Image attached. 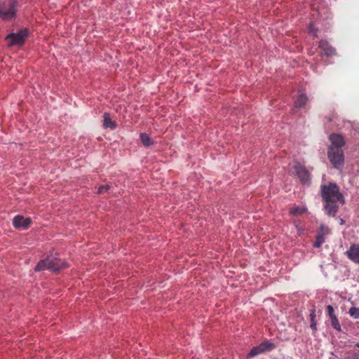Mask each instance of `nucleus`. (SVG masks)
<instances>
[{
    "label": "nucleus",
    "instance_id": "obj_1",
    "mask_svg": "<svg viewBox=\"0 0 359 359\" xmlns=\"http://www.w3.org/2000/svg\"><path fill=\"white\" fill-rule=\"evenodd\" d=\"M320 194L327 215L334 217L338 211L339 205H344L345 203L344 196L339 191V187L332 182L321 184Z\"/></svg>",
    "mask_w": 359,
    "mask_h": 359
},
{
    "label": "nucleus",
    "instance_id": "obj_2",
    "mask_svg": "<svg viewBox=\"0 0 359 359\" xmlns=\"http://www.w3.org/2000/svg\"><path fill=\"white\" fill-rule=\"evenodd\" d=\"M18 2L17 0H5L0 3V18L4 20L13 19L18 11Z\"/></svg>",
    "mask_w": 359,
    "mask_h": 359
},
{
    "label": "nucleus",
    "instance_id": "obj_3",
    "mask_svg": "<svg viewBox=\"0 0 359 359\" xmlns=\"http://www.w3.org/2000/svg\"><path fill=\"white\" fill-rule=\"evenodd\" d=\"M63 267H66L65 262L56 258L47 257L46 259L38 262L35 266V271H39L48 269L52 271H57Z\"/></svg>",
    "mask_w": 359,
    "mask_h": 359
},
{
    "label": "nucleus",
    "instance_id": "obj_4",
    "mask_svg": "<svg viewBox=\"0 0 359 359\" xmlns=\"http://www.w3.org/2000/svg\"><path fill=\"white\" fill-rule=\"evenodd\" d=\"M327 156L333 167L341 169L344 163V155L342 149L328 147Z\"/></svg>",
    "mask_w": 359,
    "mask_h": 359
},
{
    "label": "nucleus",
    "instance_id": "obj_5",
    "mask_svg": "<svg viewBox=\"0 0 359 359\" xmlns=\"http://www.w3.org/2000/svg\"><path fill=\"white\" fill-rule=\"evenodd\" d=\"M29 36V32L27 29H20L17 33L9 34L6 36V39L9 40L8 46H22L26 39Z\"/></svg>",
    "mask_w": 359,
    "mask_h": 359
},
{
    "label": "nucleus",
    "instance_id": "obj_6",
    "mask_svg": "<svg viewBox=\"0 0 359 359\" xmlns=\"http://www.w3.org/2000/svg\"><path fill=\"white\" fill-rule=\"evenodd\" d=\"M295 175L299 179L300 182L304 184H309L311 182L310 172L304 165L299 162H296L294 165Z\"/></svg>",
    "mask_w": 359,
    "mask_h": 359
},
{
    "label": "nucleus",
    "instance_id": "obj_7",
    "mask_svg": "<svg viewBox=\"0 0 359 359\" xmlns=\"http://www.w3.org/2000/svg\"><path fill=\"white\" fill-rule=\"evenodd\" d=\"M326 311L330 320L331 326L337 331L341 332V324L335 314L334 309L332 305L326 306Z\"/></svg>",
    "mask_w": 359,
    "mask_h": 359
},
{
    "label": "nucleus",
    "instance_id": "obj_8",
    "mask_svg": "<svg viewBox=\"0 0 359 359\" xmlns=\"http://www.w3.org/2000/svg\"><path fill=\"white\" fill-rule=\"evenodd\" d=\"M32 224V220L29 217H25L22 215H17L13 219V225L15 229H27Z\"/></svg>",
    "mask_w": 359,
    "mask_h": 359
},
{
    "label": "nucleus",
    "instance_id": "obj_9",
    "mask_svg": "<svg viewBox=\"0 0 359 359\" xmlns=\"http://www.w3.org/2000/svg\"><path fill=\"white\" fill-rule=\"evenodd\" d=\"M329 140L331 144L329 147H334L339 149H342V147L345 145V140L341 135L332 133L329 136Z\"/></svg>",
    "mask_w": 359,
    "mask_h": 359
},
{
    "label": "nucleus",
    "instance_id": "obj_10",
    "mask_svg": "<svg viewBox=\"0 0 359 359\" xmlns=\"http://www.w3.org/2000/svg\"><path fill=\"white\" fill-rule=\"evenodd\" d=\"M346 254L349 259L359 264V245H351Z\"/></svg>",
    "mask_w": 359,
    "mask_h": 359
},
{
    "label": "nucleus",
    "instance_id": "obj_11",
    "mask_svg": "<svg viewBox=\"0 0 359 359\" xmlns=\"http://www.w3.org/2000/svg\"><path fill=\"white\" fill-rule=\"evenodd\" d=\"M320 230L321 233L318 234L316 241L313 245L314 248H320L325 241V234L327 233L328 230L324 225H321Z\"/></svg>",
    "mask_w": 359,
    "mask_h": 359
},
{
    "label": "nucleus",
    "instance_id": "obj_12",
    "mask_svg": "<svg viewBox=\"0 0 359 359\" xmlns=\"http://www.w3.org/2000/svg\"><path fill=\"white\" fill-rule=\"evenodd\" d=\"M319 48L323 51L324 54L328 57L336 54L335 49L326 41H321L319 43Z\"/></svg>",
    "mask_w": 359,
    "mask_h": 359
},
{
    "label": "nucleus",
    "instance_id": "obj_13",
    "mask_svg": "<svg viewBox=\"0 0 359 359\" xmlns=\"http://www.w3.org/2000/svg\"><path fill=\"white\" fill-rule=\"evenodd\" d=\"M103 127L104 128L115 129L116 128V123L111 120L109 114L105 112L103 115Z\"/></svg>",
    "mask_w": 359,
    "mask_h": 359
},
{
    "label": "nucleus",
    "instance_id": "obj_14",
    "mask_svg": "<svg viewBox=\"0 0 359 359\" xmlns=\"http://www.w3.org/2000/svg\"><path fill=\"white\" fill-rule=\"evenodd\" d=\"M289 212L291 215L296 216V215H302L304 213L307 212V208L306 206H293L292 207Z\"/></svg>",
    "mask_w": 359,
    "mask_h": 359
},
{
    "label": "nucleus",
    "instance_id": "obj_15",
    "mask_svg": "<svg viewBox=\"0 0 359 359\" xmlns=\"http://www.w3.org/2000/svg\"><path fill=\"white\" fill-rule=\"evenodd\" d=\"M307 102H308L307 96L305 94L302 93L298 96L297 100L294 101V107L296 108L304 107L306 105V104L307 103Z\"/></svg>",
    "mask_w": 359,
    "mask_h": 359
},
{
    "label": "nucleus",
    "instance_id": "obj_16",
    "mask_svg": "<svg viewBox=\"0 0 359 359\" xmlns=\"http://www.w3.org/2000/svg\"><path fill=\"white\" fill-rule=\"evenodd\" d=\"M259 345L262 348L261 351H262L263 353L271 351V350L276 348V345L269 341H264L261 343Z\"/></svg>",
    "mask_w": 359,
    "mask_h": 359
},
{
    "label": "nucleus",
    "instance_id": "obj_17",
    "mask_svg": "<svg viewBox=\"0 0 359 359\" xmlns=\"http://www.w3.org/2000/svg\"><path fill=\"white\" fill-rule=\"evenodd\" d=\"M142 143L147 147L153 144V141L151 140L149 135L147 133H141L140 135Z\"/></svg>",
    "mask_w": 359,
    "mask_h": 359
},
{
    "label": "nucleus",
    "instance_id": "obj_18",
    "mask_svg": "<svg viewBox=\"0 0 359 359\" xmlns=\"http://www.w3.org/2000/svg\"><path fill=\"white\" fill-rule=\"evenodd\" d=\"M262 348H261V346L260 345H258L257 346H254L251 350L249 352V353L248 354V358H253L256 355H258L261 353H263L262 351H261Z\"/></svg>",
    "mask_w": 359,
    "mask_h": 359
},
{
    "label": "nucleus",
    "instance_id": "obj_19",
    "mask_svg": "<svg viewBox=\"0 0 359 359\" xmlns=\"http://www.w3.org/2000/svg\"><path fill=\"white\" fill-rule=\"evenodd\" d=\"M348 313L352 318L359 319V308L355 306L350 308Z\"/></svg>",
    "mask_w": 359,
    "mask_h": 359
},
{
    "label": "nucleus",
    "instance_id": "obj_20",
    "mask_svg": "<svg viewBox=\"0 0 359 359\" xmlns=\"http://www.w3.org/2000/svg\"><path fill=\"white\" fill-rule=\"evenodd\" d=\"M309 317H310L311 323L316 322V309L314 307L310 310Z\"/></svg>",
    "mask_w": 359,
    "mask_h": 359
},
{
    "label": "nucleus",
    "instance_id": "obj_21",
    "mask_svg": "<svg viewBox=\"0 0 359 359\" xmlns=\"http://www.w3.org/2000/svg\"><path fill=\"white\" fill-rule=\"evenodd\" d=\"M109 185H101L98 187L97 193L100 194L104 192H106L109 190Z\"/></svg>",
    "mask_w": 359,
    "mask_h": 359
},
{
    "label": "nucleus",
    "instance_id": "obj_22",
    "mask_svg": "<svg viewBox=\"0 0 359 359\" xmlns=\"http://www.w3.org/2000/svg\"><path fill=\"white\" fill-rule=\"evenodd\" d=\"M309 30L311 33H312L314 36H316L317 29L314 28L313 24H310L309 26Z\"/></svg>",
    "mask_w": 359,
    "mask_h": 359
},
{
    "label": "nucleus",
    "instance_id": "obj_23",
    "mask_svg": "<svg viewBox=\"0 0 359 359\" xmlns=\"http://www.w3.org/2000/svg\"><path fill=\"white\" fill-rule=\"evenodd\" d=\"M310 327L311 328V330L313 331L316 332L317 330V323H316V322L311 323Z\"/></svg>",
    "mask_w": 359,
    "mask_h": 359
},
{
    "label": "nucleus",
    "instance_id": "obj_24",
    "mask_svg": "<svg viewBox=\"0 0 359 359\" xmlns=\"http://www.w3.org/2000/svg\"><path fill=\"white\" fill-rule=\"evenodd\" d=\"M294 224H295V227H296V229H297V234H298V236H301V235H302V233L303 229H301L300 227H299V226H297V224H296V222H294Z\"/></svg>",
    "mask_w": 359,
    "mask_h": 359
},
{
    "label": "nucleus",
    "instance_id": "obj_25",
    "mask_svg": "<svg viewBox=\"0 0 359 359\" xmlns=\"http://www.w3.org/2000/svg\"><path fill=\"white\" fill-rule=\"evenodd\" d=\"M344 222L342 219H340V224H344Z\"/></svg>",
    "mask_w": 359,
    "mask_h": 359
},
{
    "label": "nucleus",
    "instance_id": "obj_26",
    "mask_svg": "<svg viewBox=\"0 0 359 359\" xmlns=\"http://www.w3.org/2000/svg\"><path fill=\"white\" fill-rule=\"evenodd\" d=\"M332 121V118H328V121Z\"/></svg>",
    "mask_w": 359,
    "mask_h": 359
},
{
    "label": "nucleus",
    "instance_id": "obj_27",
    "mask_svg": "<svg viewBox=\"0 0 359 359\" xmlns=\"http://www.w3.org/2000/svg\"><path fill=\"white\" fill-rule=\"evenodd\" d=\"M356 346H357L358 348H359V344H356Z\"/></svg>",
    "mask_w": 359,
    "mask_h": 359
}]
</instances>
